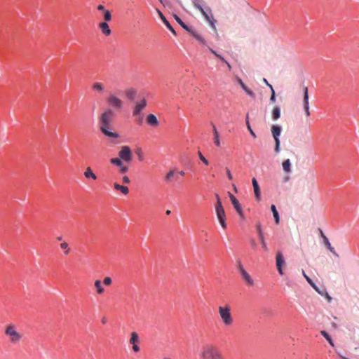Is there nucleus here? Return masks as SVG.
Masks as SVG:
<instances>
[{"instance_id": "obj_29", "label": "nucleus", "mask_w": 359, "mask_h": 359, "mask_svg": "<svg viewBox=\"0 0 359 359\" xmlns=\"http://www.w3.org/2000/svg\"><path fill=\"white\" fill-rule=\"evenodd\" d=\"M162 22L168 30H170L173 34L177 35L176 31L171 25L170 22L167 20L165 15H162Z\"/></svg>"}, {"instance_id": "obj_41", "label": "nucleus", "mask_w": 359, "mask_h": 359, "mask_svg": "<svg viewBox=\"0 0 359 359\" xmlns=\"http://www.w3.org/2000/svg\"><path fill=\"white\" fill-rule=\"evenodd\" d=\"M175 174V171L174 170H170L168 174L166 175L165 177V180L166 182H170L172 178L174 177Z\"/></svg>"}, {"instance_id": "obj_31", "label": "nucleus", "mask_w": 359, "mask_h": 359, "mask_svg": "<svg viewBox=\"0 0 359 359\" xmlns=\"http://www.w3.org/2000/svg\"><path fill=\"white\" fill-rule=\"evenodd\" d=\"M114 188L118 190V191H121V193L124 195H127L128 194V187H125V186H123V185H121L118 183H115L114 184Z\"/></svg>"}, {"instance_id": "obj_22", "label": "nucleus", "mask_w": 359, "mask_h": 359, "mask_svg": "<svg viewBox=\"0 0 359 359\" xmlns=\"http://www.w3.org/2000/svg\"><path fill=\"white\" fill-rule=\"evenodd\" d=\"M270 210L272 212V215H273V220H274V222L276 224H280V214L276 208V205L274 204H272L270 207Z\"/></svg>"}, {"instance_id": "obj_30", "label": "nucleus", "mask_w": 359, "mask_h": 359, "mask_svg": "<svg viewBox=\"0 0 359 359\" xmlns=\"http://www.w3.org/2000/svg\"><path fill=\"white\" fill-rule=\"evenodd\" d=\"M245 123H246V126H247V128L250 134V135L253 137V138H256L257 137V135H256V133L254 132V130H252V126L250 125V121H249V116H248V114L246 115V117H245Z\"/></svg>"}, {"instance_id": "obj_40", "label": "nucleus", "mask_w": 359, "mask_h": 359, "mask_svg": "<svg viewBox=\"0 0 359 359\" xmlns=\"http://www.w3.org/2000/svg\"><path fill=\"white\" fill-rule=\"evenodd\" d=\"M135 154H137L138 160L140 161H142L144 160V156L141 148H137L135 150Z\"/></svg>"}, {"instance_id": "obj_36", "label": "nucleus", "mask_w": 359, "mask_h": 359, "mask_svg": "<svg viewBox=\"0 0 359 359\" xmlns=\"http://www.w3.org/2000/svg\"><path fill=\"white\" fill-rule=\"evenodd\" d=\"M110 163L115 165V166H117L118 167L119 165H121L122 163H123L124 162L123 161V160L118 156V158H112L110 159Z\"/></svg>"}, {"instance_id": "obj_2", "label": "nucleus", "mask_w": 359, "mask_h": 359, "mask_svg": "<svg viewBox=\"0 0 359 359\" xmlns=\"http://www.w3.org/2000/svg\"><path fill=\"white\" fill-rule=\"evenodd\" d=\"M217 198V203L215 204V212L219 221V224L222 229H226L227 228L226 217L224 208L223 207L221 198L218 194L215 195Z\"/></svg>"}, {"instance_id": "obj_59", "label": "nucleus", "mask_w": 359, "mask_h": 359, "mask_svg": "<svg viewBox=\"0 0 359 359\" xmlns=\"http://www.w3.org/2000/svg\"><path fill=\"white\" fill-rule=\"evenodd\" d=\"M60 247L62 249H67L68 247V244L66 242H63L60 244Z\"/></svg>"}, {"instance_id": "obj_15", "label": "nucleus", "mask_w": 359, "mask_h": 359, "mask_svg": "<svg viewBox=\"0 0 359 359\" xmlns=\"http://www.w3.org/2000/svg\"><path fill=\"white\" fill-rule=\"evenodd\" d=\"M229 196L231 202V204L233 206L237 214H240L242 212L243 209L242 205L237 199V198L235 196H233V194H232L231 193L229 192Z\"/></svg>"}, {"instance_id": "obj_19", "label": "nucleus", "mask_w": 359, "mask_h": 359, "mask_svg": "<svg viewBox=\"0 0 359 359\" xmlns=\"http://www.w3.org/2000/svg\"><path fill=\"white\" fill-rule=\"evenodd\" d=\"M238 83L239 84V86H241V88H242V90L248 95H249L250 97L252 98H255V93H254V91L252 90H251L250 88H249L247 85L242 81V79L241 78H238Z\"/></svg>"}, {"instance_id": "obj_38", "label": "nucleus", "mask_w": 359, "mask_h": 359, "mask_svg": "<svg viewBox=\"0 0 359 359\" xmlns=\"http://www.w3.org/2000/svg\"><path fill=\"white\" fill-rule=\"evenodd\" d=\"M270 90H271V97H270L269 101L271 103L276 102V92H275V90L273 89V86H270Z\"/></svg>"}, {"instance_id": "obj_23", "label": "nucleus", "mask_w": 359, "mask_h": 359, "mask_svg": "<svg viewBox=\"0 0 359 359\" xmlns=\"http://www.w3.org/2000/svg\"><path fill=\"white\" fill-rule=\"evenodd\" d=\"M281 115V108L279 105H276L273 107V109L272 110L271 113V118L273 121H277L278 118H280Z\"/></svg>"}, {"instance_id": "obj_21", "label": "nucleus", "mask_w": 359, "mask_h": 359, "mask_svg": "<svg viewBox=\"0 0 359 359\" xmlns=\"http://www.w3.org/2000/svg\"><path fill=\"white\" fill-rule=\"evenodd\" d=\"M211 126L212 128V132H213V136H214V144L217 147H219L221 144L219 133L217 130V127L215 126V125L214 123H211Z\"/></svg>"}, {"instance_id": "obj_64", "label": "nucleus", "mask_w": 359, "mask_h": 359, "mask_svg": "<svg viewBox=\"0 0 359 359\" xmlns=\"http://www.w3.org/2000/svg\"><path fill=\"white\" fill-rule=\"evenodd\" d=\"M178 174H179L180 175H181V176H184V175H185V172H184V171L181 170V171H180V172H178Z\"/></svg>"}, {"instance_id": "obj_25", "label": "nucleus", "mask_w": 359, "mask_h": 359, "mask_svg": "<svg viewBox=\"0 0 359 359\" xmlns=\"http://www.w3.org/2000/svg\"><path fill=\"white\" fill-rule=\"evenodd\" d=\"M100 28L102 34L105 36H109L111 33V29L107 22H101L100 24Z\"/></svg>"}, {"instance_id": "obj_20", "label": "nucleus", "mask_w": 359, "mask_h": 359, "mask_svg": "<svg viewBox=\"0 0 359 359\" xmlns=\"http://www.w3.org/2000/svg\"><path fill=\"white\" fill-rule=\"evenodd\" d=\"M147 123L151 126L156 127L159 125V121L154 114H149L146 119Z\"/></svg>"}, {"instance_id": "obj_58", "label": "nucleus", "mask_w": 359, "mask_h": 359, "mask_svg": "<svg viewBox=\"0 0 359 359\" xmlns=\"http://www.w3.org/2000/svg\"><path fill=\"white\" fill-rule=\"evenodd\" d=\"M97 10L100 11L104 12V10H106V9H105V7L103 5L100 4V5L97 6Z\"/></svg>"}, {"instance_id": "obj_42", "label": "nucleus", "mask_w": 359, "mask_h": 359, "mask_svg": "<svg viewBox=\"0 0 359 359\" xmlns=\"http://www.w3.org/2000/svg\"><path fill=\"white\" fill-rule=\"evenodd\" d=\"M93 88L99 92H102L104 89V87L101 83H95L93 84Z\"/></svg>"}, {"instance_id": "obj_5", "label": "nucleus", "mask_w": 359, "mask_h": 359, "mask_svg": "<svg viewBox=\"0 0 359 359\" xmlns=\"http://www.w3.org/2000/svg\"><path fill=\"white\" fill-rule=\"evenodd\" d=\"M219 313L224 325H230L232 323L233 318L229 306H219Z\"/></svg>"}, {"instance_id": "obj_63", "label": "nucleus", "mask_w": 359, "mask_h": 359, "mask_svg": "<svg viewBox=\"0 0 359 359\" xmlns=\"http://www.w3.org/2000/svg\"><path fill=\"white\" fill-rule=\"evenodd\" d=\"M225 65H226L227 67L229 68V70L231 69L232 67L231 65V64L227 61V63H224Z\"/></svg>"}, {"instance_id": "obj_44", "label": "nucleus", "mask_w": 359, "mask_h": 359, "mask_svg": "<svg viewBox=\"0 0 359 359\" xmlns=\"http://www.w3.org/2000/svg\"><path fill=\"white\" fill-rule=\"evenodd\" d=\"M118 168H119V172L121 174H125V173L128 172V171L129 170L128 166L125 165L123 163H122Z\"/></svg>"}, {"instance_id": "obj_49", "label": "nucleus", "mask_w": 359, "mask_h": 359, "mask_svg": "<svg viewBox=\"0 0 359 359\" xmlns=\"http://www.w3.org/2000/svg\"><path fill=\"white\" fill-rule=\"evenodd\" d=\"M210 52L213 54L217 58L219 57V55H220L219 53H218L215 49L209 47L208 48Z\"/></svg>"}, {"instance_id": "obj_35", "label": "nucleus", "mask_w": 359, "mask_h": 359, "mask_svg": "<svg viewBox=\"0 0 359 359\" xmlns=\"http://www.w3.org/2000/svg\"><path fill=\"white\" fill-rule=\"evenodd\" d=\"M182 28L186 30L191 35V36L196 31L191 25H187L186 23L182 26Z\"/></svg>"}, {"instance_id": "obj_13", "label": "nucleus", "mask_w": 359, "mask_h": 359, "mask_svg": "<svg viewBox=\"0 0 359 359\" xmlns=\"http://www.w3.org/2000/svg\"><path fill=\"white\" fill-rule=\"evenodd\" d=\"M252 184L254 189L255 198L257 201H261L262 200V193L261 188L257 180L255 177L252 179Z\"/></svg>"}, {"instance_id": "obj_18", "label": "nucleus", "mask_w": 359, "mask_h": 359, "mask_svg": "<svg viewBox=\"0 0 359 359\" xmlns=\"http://www.w3.org/2000/svg\"><path fill=\"white\" fill-rule=\"evenodd\" d=\"M321 237L323 238V245L327 248V250H329L333 255L338 256L337 253L336 252L334 248L331 245V243L328 239V238L324 234L323 231L320 229Z\"/></svg>"}, {"instance_id": "obj_43", "label": "nucleus", "mask_w": 359, "mask_h": 359, "mask_svg": "<svg viewBox=\"0 0 359 359\" xmlns=\"http://www.w3.org/2000/svg\"><path fill=\"white\" fill-rule=\"evenodd\" d=\"M104 19L106 20L105 22H109L111 20V14L109 10H104Z\"/></svg>"}, {"instance_id": "obj_62", "label": "nucleus", "mask_w": 359, "mask_h": 359, "mask_svg": "<svg viewBox=\"0 0 359 359\" xmlns=\"http://www.w3.org/2000/svg\"><path fill=\"white\" fill-rule=\"evenodd\" d=\"M157 13H158L161 20H162V15H164L163 14V13L159 9L157 10Z\"/></svg>"}, {"instance_id": "obj_56", "label": "nucleus", "mask_w": 359, "mask_h": 359, "mask_svg": "<svg viewBox=\"0 0 359 359\" xmlns=\"http://www.w3.org/2000/svg\"><path fill=\"white\" fill-rule=\"evenodd\" d=\"M138 116L139 118H138V119H137V123H138L139 125H142V123H143V116H142L141 115H140V116Z\"/></svg>"}, {"instance_id": "obj_39", "label": "nucleus", "mask_w": 359, "mask_h": 359, "mask_svg": "<svg viewBox=\"0 0 359 359\" xmlns=\"http://www.w3.org/2000/svg\"><path fill=\"white\" fill-rule=\"evenodd\" d=\"M172 17L175 20V21L182 27L183 25H185V22L182 20V18L176 13L172 14Z\"/></svg>"}, {"instance_id": "obj_53", "label": "nucleus", "mask_w": 359, "mask_h": 359, "mask_svg": "<svg viewBox=\"0 0 359 359\" xmlns=\"http://www.w3.org/2000/svg\"><path fill=\"white\" fill-rule=\"evenodd\" d=\"M123 183L124 184H129L130 182V180L128 177L123 176L122 178Z\"/></svg>"}, {"instance_id": "obj_10", "label": "nucleus", "mask_w": 359, "mask_h": 359, "mask_svg": "<svg viewBox=\"0 0 359 359\" xmlns=\"http://www.w3.org/2000/svg\"><path fill=\"white\" fill-rule=\"evenodd\" d=\"M255 228H256V231H257V233L258 239H259V241L260 242L262 248L265 251H267L268 250V246H267V243H266L265 238H264V231L262 230V227L261 223L260 222H257L255 224Z\"/></svg>"}, {"instance_id": "obj_24", "label": "nucleus", "mask_w": 359, "mask_h": 359, "mask_svg": "<svg viewBox=\"0 0 359 359\" xmlns=\"http://www.w3.org/2000/svg\"><path fill=\"white\" fill-rule=\"evenodd\" d=\"M320 334L326 339L328 344L334 347V341L331 334L326 330H323L320 331Z\"/></svg>"}, {"instance_id": "obj_34", "label": "nucleus", "mask_w": 359, "mask_h": 359, "mask_svg": "<svg viewBox=\"0 0 359 359\" xmlns=\"http://www.w3.org/2000/svg\"><path fill=\"white\" fill-rule=\"evenodd\" d=\"M192 3L194 4V6L198 10L201 11L203 8V0H191Z\"/></svg>"}, {"instance_id": "obj_12", "label": "nucleus", "mask_w": 359, "mask_h": 359, "mask_svg": "<svg viewBox=\"0 0 359 359\" xmlns=\"http://www.w3.org/2000/svg\"><path fill=\"white\" fill-rule=\"evenodd\" d=\"M6 334L10 337L13 342H16L20 339V334L15 330V327L12 325L7 327Z\"/></svg>"}, {"instance_id": "obj_37", "label": "nucleus", "mask_w": 359, "mask_h": 359, "mask_svg": "<svg viewBox=\"0 0 359 359\" xmlns=\"http://www.w3.org/2000/svg\"><path fill=\"white\" fill-rule=\"evenodd\" d=\"M139 341H140L139 334L137 332H133L131 334V337H130V344H136V342H138Z\"/></svg>"}, {"instance_id": "obj_9", "label": "nucleus", "mask_w": 359, "mask_h": 359, "mask_svg": "<svg viewBox=\"0 0 359 359\" xmlns=\"http://www.w3.org/2000/svg\"><path fill=\"white\" fill-rule=\"evenodd\" d=\"M276 264L278 273L280 276L283 275V267L285 265V259L283 253L281 251H278L276 255Z\"/></svg>"}, {"instance_id": "obj_46", "label": "nucleus", "mask_w": 359, "mask_h": 359, "mask_svg": "<svg viewBox=\"0 0 359 359\" xmlns=\"http://www.w3.org/2000/svg\"><path fill=\"white\" fill-rule=\"evenodd\" d=\"M198 158L205 165H209V161L200 151L198 152Z\"/></svg>"}, {"instance_id": "obj_48", "label": "nucleus", "mask_w": 359, "mask_h": 359, "mask_svg": "<svg viewBox=\"0 0 359 359\" xmlns=\"http://www.w3.org/2000/svg\"><path fill=\"white\" fill-rule=\"evenodd\" d=\"M226 176L228 177V179L229 180H233V175L231 172V170L229 169V168H226Z\"/></svg>"}, {"instance_id": "obj_3", "label": "nucleus", "mask_w": 359, "mask_h": 359, "mask_svg": "<svg viewBox=\"0 0 359 359\" xmlns=\"http://www.w3.org/2000/svg\"><path fill=\"white\" fill-rule=\"evenodd\" d=\"M203 16L204 17L205 20L207 21V22L209 24L210 27L215 30L217 31L216 29V23L217 20L214 18L212 12L211 8L209 6H206L205 8H203V10L199 11Z\"/></svg>"}, {"instance_id": "obj_32", "label": "nucleus", "mask_w": 359, "mask_h": 359, "mask_svg": "<svg viewBox=\"0 0 359 359\" xmlns=\"http://www.w3.org/2000/svg\"><path fill=\"white\" fill-rule=\"evenodd\" d=\"M84 175H85V177L86 178H88V179H90V178L93 179V180H96L97 179V176L93 172L92 169L90 168L86 169V170L84 172Z\"/></svg>"}, {"instance_id": "obj_45", "label": "nucleus", "mask_w": 359, "mask_h": 359, "mask_svg": "<svg viewBox=\"0 0 359 359\" xmlns=\"http://www.w3.org/2000/svg\"><path fill=\"white\" fill-rule=\"evenodd\" d=\"M275 146H274V152L278 154L280 151V140H274Z\"/></svg>"}, {"instance_id": "obj_61", "label": "nucleus", "mask_w": 359, "mask_h": 359, "mask_svg": "<svg viewBox=\"0 0 359 359\" xmlns=\"http://www.w3.org/2000/svg\"><path fill=\"white\" fill-rule=\"evenodd\" d=\"M331 325H332V327L334 329H335V330L338 328V325H337L336 323L332 322V323H331Z\"/></svg>"}, {"instance_id": "obj_16", "label": "nucleus", "mask_w": 359, "mask_h": 359, "mask_svg": "<svg viewBox=\"0 0 359 359\" xmlns=\"http://www.w3.org/2000/svg\"><path fill=\"white\" fill-rule=\"evenodd\" d=\"M302 273L307 283L310 285V286L314 289L321 296L324 295V290H321L322 289L319 288L317 284L309 277L308 276L304 271H302Z\"/></svg>"}, {"instance_id": "obj_14", "label": "nucleus", "mask_w": 359, "mask_h": 359, "mask_svg": "<svg viewBox=\"0 0 359 359\" xmlns=\"http://www.w3.org/2000/svg\"><path fill=\"white\" fill-rule=\"evenodd\" d=\"M309 89L307 87L303 88V106L304 109L307 116L310 114L309 112Z\"/></svg>"}, {"instance_id": "obj_51", "label": "nucleus", "mask_w": 359, "mask_h": 359, "mask_svg": "<svg viewBox=\"0 0 359 359\" xmlns=\"http://www.w3.org/2000/svg\"><path fill=\"white\" fill-rule=\"evenodd\" d=\"M133 351L135 352V353L140 352V346L137 344H133Z\"/></svg>"}, {"instance_id": "obj_54", "label": "nucleus", "mask_w": 359, "mask_h": 359, "mask_svg": "<svg viewBox=\"0 0 359 359\" xmlns=\"http://www.w3.org/2000/svg\"><path fill=\"white\" fill-rule=\"evenodd\" d=\"M217 59L219 60L223 63H227V60L221 54L219 55Z\"/></svg>"}, {"instance_id": "obj_60", "label": "nucleus", "mask_w": 359, "mask_h": 359, "mask_svg": "<svg viewBox=\"0 0 359 359\" xmlns=\"http://www.w3.org/2000/svg\"><path fill=\"white\" fill-rule=\"evenodd\" d=\"M263 82L270 88V86H273L271 84H270L268 81V80L265 78H263Z\"/></svg>"}, {"instance_id": "obj_50", "label": "nucleus", "mask_w": 359, "mask_h": 359, "mask_svg": "<svg viewBox=\"0 0 359 359\" xmlns=\"http://www.w3.org/2000/svg\"><path fill=\"white\" fill-rule=\"evenodd\" d=\"M210 52L213 54L217 58L219 57V55H220L219 53H218L215 49L209 47L208 48Z\"/></svg>"}, {"instance_id": "obj_6", "label": "nucleus", "mask_w": 359, "mask_h": 359, "mask_svg": "<svg viewBox=\"0 0 359 359\" xmlns=\"http://www.w3.org/2000/svg\"><path fill=\"white\" fill-rule=\"evenodd\" d=\"M118 156L126 163H130L133 160V154L130 147L128 145H124L121 147V151L118 152Z\"/></svg>"}, {"instance_id": "obj_33", "label": "nucleus", "mask_w": 359, "mask_h": 359, "mask_svg": "<svg viewBox=\"0 0 359 359\" xmlns=\"http://www.w3.org/2000/svg\"><path fill=\"white\" fill-rule=\"evenodd\" d=\"M95 287L96 289V291L98 294H102L104 291L103 286L102 285L101 281L99 280H97L95 282Z\"/></svg>"}, {"instance_id": "obj_28", "label": "nucleus", "mask_w": 359, "mask_h": 359, "mask_svg": "<svg viewBox=\"0 0 359 359\" xmlns=\"http://www.w3.org/2000/svg\"><path fill=\"white\" fill-rule=\"evenodd\" d=\"M126 95L128 100L133 101L137 95V91L134 88H130L126 91Z\"/></svg>"}, {"instance_id": "obj_11", "label": "nucleus", "mask_w": 359, "mask_h": 359, "mask_svg": "<svg viewBox=\"0 0 359 359\" xmlns=\"http://www.w3.org/2000/svg\"><path fill=\"white\" fill-rule=\"evenodd\" d=\"M147 102L146 99H142L141 101L136 102L134 107L133 115L134 116H140L144 109L147 107Z\"/></svg>"}, {"instance_id": "obj_27", "label": "nucleus", "mask_w": 359, "mask_h": 359, "mask_svg": "<svg viewBox=\"0 0 359 359\" xmlns=\"http://www.w3.org/2000/svg\"><path fill=\"white\" fill-rule=\"evenodd\" d=\"M192 38L196 39L201 46H206L207 42L205 38L199 34L197 31H196L194 34L191 36Z\"/></svg>"}, {"instance_id": "obj_7", "label": "nucleus", "mask_w": 359, "mask_h": 359, "mask_svg": "<svg viewBox=\"0 0 359 359\" xmlns=\"http://www.w3.org/2000/svg\"><path fill=\"white\" fill-rule=\"evenodd\" d=\"M107 103L115 109L121 110L123 107V102L114 93H110L107 98Z\"/></svg>"}, {"instance_id": "obj_4", "label": "nucleus", "mask_w": 359, "mask_h": 359, "mask_svg": "<svg viewBox=\"0 0 359 359\" xmlns=\"http://www.w3.org/2000/svg\"><path fill=\"white\" fill-rule=\"evenodd\" d=\"M204 359H223L222 354L214 346H206L203 351Z\"/></svg>"}, {"instance_id": "obj_57", "label": "nucleus", "mask_w": 359, "mask_h": 359, "mask_svg": "<svg viewBox=\"0 0 359 359\" xmlns=\"http://www.w3.org/2000/svg\"><path fill=\"white\" fill-rule=\"evenodd\" d=\"M240 219H242V220H245V216L244 215V212H243V210L242 209V212L240 213V214H238Z\"/></svg>"}, {"instance_id": "obj_26", "label": "nucleus", "mask_w": 359, "mask_h": 359, "mask_svg": "<svg viewBox=\"0 0 359 359\" xmlns=\"http://www.w3.org/2000/svg\"><path fill=\"white\" fill-rule=\"evenodd\" d=\"M283 170L286 174L292 172V163L289 158L285 159L282 163Z\"/></svg>"}, {"instance_id": "obj_17", "label": "nucleus", "mask_w": 359, "mask_h": 359, "mask_svg": "<svg viewBox=\"0 0 359 359\" xmlns=\"http://www.w3.org/2000/svg\"><path fill=\"white\" fill-rule=\"evenodd\" d=\"M283 130L280 125L273 124L271 128V132L274 140H280V137Z\"/></svg>"}, {"instance_id": "obj_55", "label": "nucleus", "mask_w": 359, "mask_h": 359, "mask_svg": "<svg viewBox=\"0 0 359 359\" xmlns=\"http://www.w3.org/2000/svg\"><path fill=\"white\" fill-rule=\"evenodd\" d=\"M250 244H251V246L252 248H254V249L257 248V245L254 239H252L250 241Z\"/></svg>"}, {"instance_id": "obj_52", "label": "nucleus", "mask_w": 359, "mask_h": 359, "mask_svg": "<svg viewBox=\"0 0 359 359\" xmlns=\"http://www.w3.org/2000/svg\"><path fill=\"white\" fill-rule=\"evenodd\" d=\"M112 280H111V278L110 277H107L104 278V283L106 285H109L111 283Z\"/></svg>"}, {"instance_id": "obj_47", "label": "nucleus", "mask_w": 359, "mask_h": 359, "mask_svg": "<svg viewBox=\"0 0 359 359\" xmlns=\"http://www.w3.org/2000/svg\"><path fill=\"white\" fill-rule=\"evenodd\" d=\"M321 290H324V295L325 297V299L327 300L328 302H330L332 299L331 296L327 293L326 289L325 287H323Z\"/></svg>"}, {"instance_id": "obj_8", "label": "nucleus", "mask_w": 359, "mask_h": 359, "mask_svg": "<svg viewBox=\"0 0 359 359\" xmlns=\"http://www.w3.org/2000/svg\"><path fill=\"white\" fill-rule=\"evenodd\" d=\"M237 269L243 280H245L248 285H252L254 283L253 279L247 272L241 261L237 263Z\"/></svg>"}, {"instance_id": "obj_1", "label": "nucleus", "mask_w": 359, "mask_h": 359, "mask_svg": "<svg viewBox=\"0 0 359 359\" xmlns=\"http://www.w3.org/2000/svg\"><path fill=\"white\" fill-rule=\"evenodd\" d=\"M114 113L111 109H106L100 116L99 124L101 133L107 138L116 140L119 137L118 133L112 131L110 128L111 119Z\"/></svg>"}]
</instances>
